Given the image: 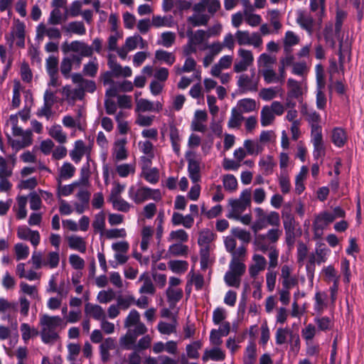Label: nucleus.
Listing matches in <instances>:
<instances>
[{
	"label": "nucleus",
	"instance_id": "48",
	"mask_svg": "<svg viewBox=\"0 0 364 364\" xmlns=\"http://www.w3.org/2000/svg\"><path fill=\"white\" fill-rule=\"evenodd\" d=\"M169 136L173 151L179 155L181 149V137L178 129L173 125L170 126Z\"/></svg>",
	"mask_w": 364,
	"mask_h": 364
},
{
	"label": "nucleus",
	"instance_id": "27",
	"mask_svg": "<svg viewBox=\"0 0 364 364\" xmlns=\"http://www.w3.org/2000/svg\"><path fill=\"white\" fill-rule=\"evenodd\" d=\"M215 240V234L208 229L202 230L199 232L198 244L200 249H214L213 241Z\"/></svg>",
	"mask_w": 364,
	"mask_h": 364
},
{
	"label": "nucleus",
	"instance_id": "1",
	"mask_svg": "<svg viewBox=\"0 0 364 364\" xmlns=\"http://www.w3.org/2000/svg\"><path fill=\"white\" fill-rule=\"evenodd\" d=\"M18 115L12 114L6 122L11 127L12 136H8V141L11 146L16 151L29 146L33 143V134L30 129L23 130L18 126Z\"/></svg>",
	"mask_w": 364,
	"mask_h": 364
},
{
	"label": "nucleus",
	"instance_id": "62",
	"mask_svg": "<svg viewBox=\"0 0 364 364\" xmlns=\"http://www.w3.org/2000/svg\"><path fill=\"white\" fill-rule=\"evenodd\" d=\"M75 172V166L69 162H65L59 169V176L61 179L67 180L72 178Z\"/></svg>",
	"mask_w": 364,
	"mask_h": 364
},
{
	"label": "nucleus",
	"instance_id": "5",
	"mask_svg": "<svg viewBox=\"0 0 364 364\" xmlns=\"http://www.w3.org/2000/svg\"><path fill=\"white\" fill-rule=\"evenodd\" d=\"M124 327L127 328V336L131 341L147 331L145 325L140 321L139 313L135 309L130 311L126 317Z\"/></svg>",
	"mask_w": 364,
	"mask_h": 364
},
{
	"label": "nucleus",
	"instance_id": "61",
	"mask_svg": "<svg viewBox=\"0 0 364 364\" xmlns=\"http://www.w3.org/2000/svg\"><path fill=\"white\" fill-rule=\"evenodd\" d=\"M63 29L68 33H75L80 36L84 35L86 29L82 22L73 21L63 27Z\"/></svg>",
	"mask_w": 364,
	"mask_h": 364
},
{
	"label": "nucleus",
	"instance_id": "51",
	"mask_svg": "<svg viewBox=\"0 0 364 364\" xmlns=\"http://www.w3.org/2000/svg\"><path fill=\"white\" fill-rule=\"evenodd\" d=\"M254 249L256 251L266 252L269 249L268 240L264 234H257L253 240Z\"/></svg>",
	"mask_w": 364,
	"mask_h": 364
},
{
	"label": "nucleus",
	"instance_id": "44",
	"mask_svg": "<svg viewBox=\"0 0 364 364\" xmlns=\"http://www.w3.org/2000/svg\"><path fill=\"white\" fill-rule=\"evenodd\" d=\"M243 146L248 155H258L264 150V146L257 140L246 139Z\"/></svg>",
	"mask_w": 364,
	"mask_h": 364
},
{
	"label": "nucleus",
	"instance_id": "46",
	"mask_svg": "<svg viewBox=\"0 0 364 364\" xmlns=\"http://www.w3.org/2000/svg\"><path fill=\"white\" fill-rule=\"evenodd\" d=\"M68 246L73 250L82 253L86 251V242L81 237L71 235L68 237Z\"/></svg>",
	"mask_w": 364,
	"mask_h": 364
},
{
	"label": "nucleus",
	"instance_id": "2",
	"mask_svg": "<svg viewBox=\"0 0 364 364\" xmlns=\"http://www.w3.org/2000/svg\"><path fill=\"white\" fill-rule=\"evenodd\" d=\"M128 196L136 204H141L148 200L158 202L162 198V193L159 189L151 188L141 184L131 186L128 190Z\"/></svg>",
	"mask_w": 364,
	"mask_h": 364
},
{
	"label": "nucleus",
	"instance_id": "37",
	"mask_svg": "<svg viewBox=\"0 0 364 364\" xmlns=\"http://www.w3.org/2000/svg\"><path fill=\"white\" fill-rule=\"evenodd\" d=\"M141 176L144 178L148 183L156 184L159 182L160 175L157 168L143 167Z\"/></svg>",
	"mask_w": 364,
	"mask_h": 364
},
{
	"label": "nucleus",
	"instance_id": "23",
	"mask_svg": "<svg viewBox=\"0 0 364 364\" xmlns=\"http://www.w3.org/2000/svg\"><path fill=\"white\" fill-rule=\"evenodd\" d=\"M288 97L299 99L306 90V84L300 82L294 79L289 78L287 80Z\"/></svg>",
	"mask_w": 364,
	"mask_h": 364
},
{
	"label": "nucleus",
	"instance_id": "6",
	"mask_svg": "<svg viewBox=\"0 0 364 364\" xmlns=\"http://www.w3.org/2000/svg\"><path fill=\"white\" fill-rule=\"evenodd\" d=\"M255 213L256 214V220L251 226V229L255 233L265 228L267 225L279 226L280 224L279 215L277 212L271 211L267 213L261 208H256Z\"/></svg>",
	"mask_w": 364,
	"mask_h": 364
},
{
	"label": "nucleus",
	"instance_id": "34",
	"mask_svg": "<svg viewBox=\"0 0 364 364\" xmlns=\"http://www.w3.org/2000/svg\"><path fill=\"white\" fill-rule=\"evenodd\" d=\"M284 94L283 90L279 87H271L263 88L259 91V96L264 101H270L277 97H282Z\"/></svg>",
	"mask_w": 364,
	"mask_h": 364
},
{
	"label": "nucleus",
	"instance_id": "7",
	"mask_svg": "<svg viewBox=\"0 0 364 364\" xmlns=\"http://www.w3.org/2000/svg\"><path fill=\"white\" fill-rule=\"evenodd\" d=\"M252 193L250 189L243 190L239 198L230 199L228 201L230 209L227 217L230 219L239 218L240 215L251 205Z\"/></svg>",
	"mask_w": 364,
	"mask_h": 364
},
{
	"label": "nucleus",
	"instance_id": "8",
	"mask_svg": "<svg viewBox=\"0 0 364 364\" xmlns=\"http://www.w3.org/2000/svg\"><path fill=\"white\" fill-rule=\"evenodd\" d=\"M246 270L244 263L230 262L229 269L224 276V281L228 287L238 289L241 284V277Z\"/></svg>",
	"mask_w": 364,
	"mask_h": 364
},
{
	"label": "nucleus",
	"instance_id": "45",
	"mask_svg": "<svg viewBox=\"0 0 364 364\" xmlns=\"http://www.w3.org/2000/svg\"><path fill=\"white\" fill-rule=\"evenodd\" d=\"M299 42L300 38L299 36L291 31H287L283 39L284 50L286 52H290L291 48L299 44Z\"/></svg>",
	"mask_w": 364,
	"mask_h": 364
},
{
	"label": "nucleus",
	"instance_id": "57",
	"mask_svg": "<svg viewBox=\"0 0 364 364\" xmlns=\"http://www.w3.org/2000/svg\"><path fill=\"white\" fill-rule=\"evenodd\" d=\"M88 182L87 178H82L81 181L74 182L69 185L60 186L58 188V194L59 196H68L72 194L76 187L80 186L81 183H87Z\"/></svg>",
	"mask_w": 364,
	"mask_h": 364
},
{
	"label": "nucleus",
	"instance_id": "13",
	"mask_svg": "<svg viewBox=\"0 0 364 364\" xmlns=\"http://www.w3.org/2000/svg\"><path fill=\"white\" fill-rule=\"evenodd\" d=\"M259 79L252 73L251 75L241 74L237 77V85L243 92H255L258 89Z\"/></svg>",
	"mask_w": 364,
	"mask_h": 364
},
{
	"label": "nucleus",
	"instance_id": "24",
	"mask_svg": "<svg viewBox=\"0 0 364 364\" xmlns=\"http://www.w3.org/2000/svg\"><path fill=\"white\" fill-rule=\"evenodd\" d=\"M208 114L204 110H196L191 122V129L196 132H205L206 125L205 122L207 121Z\"/></svg>",
	"mask_w": 364,
	"mask_h": 364
},
{
	"label": "nucleus",
	"instance_id": "30",
	"mask_svg": "<svg viewBox=\"0 0 364 364\" xmlns=\"http://www.w3.org/2000/svg\"><path fill=\"white\" fill-rule=\"evenodd\" d=\"M12 37L16 39V44L20 48L25 46V25L18 21L11 31Z\"/></svg>",
	"mask_w": 364,
	"mask_h": 364
},
{
	"label": "nucleus",
	"instance_id": "28",
	"mask_svg": "<svg viewBox=\"0 0 364 364\" xmlns=\"http://www.w3.org/2000/svg\"><path fill=\"white\" fill-rule=\"evenodd\" d=\"M140 248L146 252L153 242L154 229L151 226H144L141 230Z\"/></svg>",
	"mask_w": 364,
	"mask_h": 364
},
{
	"label": "nucleus",
	"instance_id": "38",
	"mask_svg": "<svg viewBox=\"0 0 364 364\" xmlns=\"http://www.w3.org/2000/svg\"><path fill=\"white\" fill-rule=\"evenodd\" d=\"M331 141L337 147H342L347 141V134L346 131L340 127H336L331 132Z\"/></svg>",
	"mask_w": 364,
	"mask_h": 364
},
{
	"label": "nucleus",
	"instance_id": "26",
	"mask_svg": "<svg viewBox=\"0 0 364 364\" xmlns=\"http://www.w3.org/2000/svg\"><path fill=\"white\" fill-rule=\"evenodd\" d=\"M267 265L266 259L259 254L252 256V264L249 267V273L252 277H255L260 272L264 270Z\"/></svg>",
	"mask_w": 364,
	"mask_h": 364
},
{
	"label": "nucleus",
	"instance_id": "43",
	"mask_svg": "<svg viewBox=\"0 0 364 364\" xmlns=\"http://www.w3.org/2000/svg\"><path fill=\"white\" fill-rule=\"evenodd\" d=\"M321 274L324 277V280L328 282H333V284H339L340 275L338 272L332 265L324 267L321 270Z\"/></svg>",
	"mask_w": 364,
	"mask_h": 364
},
{
	"label": "nucleus",
	"instance_id": "19",
	"mask_svg": "<svg viewBox=\"0 0 364 364\" xmlns=\"http://www.w3.org/2000/svg\"><path fill=\"white\" fill-rule=\"evenodd\" d=\"M17 236L21 240H29L36 247L40 243V234L37 230H32L26 226H20L17 229Z\"/></svg>",
	"mask_w": 364,
	"mask_h": 364
},
{
	"label": "nucleus",
	"instance_id": "20",
	"mask_svg": "<svg viewBox=\"0 0 364 364\" xmlns=\"http://www.w3.org/2000/svg\"><path fill=\"white\" fill-rule=\"evenodd\" d=\"M50 39H60L61 33L58 28L55 27H47L45 24L41 23L36 28V38L42 41L45 36Z\"/></svg>",
	"mask_w": 364,
	"mask_h": 364
},
{
	"label": "nucleus",
	"instance_id": "60",
	"mask_svg": "<svg viewBox=\"0 0 364 364\" xmlns=\"http://www.w3.org/2000/svg\"><path fill=\"white\" fill-rule=\"evenodd\" d=\"M166 296L171 307H173L182 298L183 290L181 288H168Z\"/></svg>",
	"mask_w": 364,
	"mask_h": 364
},
{
	"label": "nucleus",
	"instance_id": "53",
	"mask_svg": "<svg viewBox=\"0 0 364 364\" xmlns=\"http://www.w3.org/2000/svg\"><path fill=\"white\" fill-rule=\"evenodd\" d=\"M101 355L103 360L106 361L110 356L117 353L115 343H102L100 346Z\"/></svg>",
	"mask_w": 364,
	"mask_h": 364
},
{
	"label": "nucleus",
	"instance_id": "36",
	"mask_svg": "<svg viewBox=\"0 0 364 364\" xmlns=\"http://www.w3.org/2000/svg\"><path fill=\"white\" fill-rule=\"evenodd\" d=\"M48 134L59 144H65L68 140L67 134L59 124H53L48 129Z\"/></svg>",
	"mask_w": 364,
	"mask_h": 364
},
{
	"label": "nucleus",
	"instance_id": "3",
	"mask_svg": "<svg viewBox=\"0 0 364 364\" xmlns=\"http://www.w3.org/2000/svg\"><path fill=\"white\" fill-rule=\"evenodd\" d=\"M39 323L43 336L49 339H57L58 338V329L63 328L66 326L60 316H52L47 314L41 316Z\"/></svg>",
	"mask_w": 364,
	"mask_h": 364
},
{
	"label": "nucleus",
	"instance_id": "10",
	"mask_svg": "<svg viewBox=\"0 0 364 364\" xmlns=\"http://www.w3.org/2000/svg\"><path fill=\"white\" fill-rule=\"evenodd\" d=\"M237 57L235 60L233 70L236 73L246 71L254 63V55L251 50L244 48L237 50Z\"/></svg>",
	"mask_w": 364,
	"mask_h": 364
},
{
	"label": "nucleus",
	"instance_id": "21",
	"mask_svg": "<svg viewBox=\"0 0 364 364\" xmlns=\"http://www.w3.org/2000/svg\"><path fill=\"white\" fill-rule=\"evenodd\" d=\"M296 16V21L299 26L306 31L309 36L313 33L314 28V19L313 18L304 11H297Z\"/></svg>",
	"mask_w": 364,
	"mask_h": 364
},
{
	"label": "nucleus",
	"instance_id": "63",
	"mask_svg": "<svg viewBox=\"0 0 364 364\" xmlns=\"http://www.w3.org/2000/svg\"><path fill=\"white\" fill-rule=\"evenodd\" d=\"M188 240V233L183 229L173 230L169 233L168 241L178 242L179 243L186 242Z\"/></svg>",
	"mask_w": 364,
	"mask_h": 364
},
{
	"label": "nucleus",
	"instance_id": "64",
	"mask_svg": "<svg viewBox=\"0 0 364 364\" xmlns=\"http://www.w3.org/2000/svg\"><path fill=\"white\" fill-rule=\"evenodd\" d=\"M170 269L177 274L184 273L188 267V263L184 260H171L168 262Z\"/></svg>",
	"mask_w": 364,
	"mask_h": 364
},
{
	"label": "nucleus",
	"instance_id": "40",
	"mask_svg": "<svg viewBox=\"0 0 364 364\" xmlns=\"http://www.w3.org/2000/svg\"><path fill=\"white\" fill-rule=\"evenodd\" d=\"M194 14L188 18V22L193 26H200L207 24L210 17L205 11H193Z\"/></svg>",
	"mask_w": 364,
	"mask_h": 364
},
{
	"label": "nucleus",
	"instance_id": "49",
	"mask_svg": "<svg viewBox=\"0 0 364 364\" xmlns=\"http://www.w3.org/2000/svg\"><path fill=\"white\" fill-rule=\"evenodd\" d=\"M138 45H139L140 48H144L146 43L139 35L136 34L127 38L124 46L128 50L132 51L137 48Z\"/></svg>",
	"mask_w": 364,
	"mask_h": 364
},
{
	"label": "nucleus",
	"instance_id": "33",
	"mask_svg": "<svg viewBox=\"0 0 364 364\" xmlns=\"http://www.w3.org/2000/svg\"><path fill=\"white\" fill-rule=\"evenodd\" d=\"M276 165V161L271 155L263 156L259 161V166L265 175L272 174Z\"/></svg>",
	"mask_w": 364,
	"mask_h": 364
},
{
	"label": "nucleus",
	"instance_id": "56",
	"mask_svg": "<svg viewBox=\"0 0 364 364\" xmlns=\"http://www.w3.org/2000/svg\"><path fill=\"white\" fill-rule=\"evenodd\" d=\"M139 281L143 282V284L139 289L141 294H153L155 292V288L147 274H143L140 276Z\"/></svg>",
	"mask_w": 364,
	"mask_h": 364
},
{
	"label": "nucleus",
	"instance_id": "18",
	"mask_svg": "<svg viewBox=\"0 0 364 364\" xmlns=\"http://www.w3.org/2000/svg\"><path fill=\"white\" fill-rule=\"evenodd\" d=\"M127 141L126 138L116 139L112 149L113 159L116 161L126 160L128 157V150L126 147Z\"/></svg>",
	"mask_w": 364,
	"mask_h": 364
},
{
	"label": "nucleus",
	"instance_id": "11",
	"mask_svg": "<svg viewBox=\"0 0 364 364\" xmlns=\"http://www.w3.org/2000/svg\"><path fill=\"white\" fill-rule=\"evenodd\" d=\"M237 43L240 46H252L254 48H259L263 41L259 33L248 31L237 30L235 33Z\"/></svg>",
	"mask_w": 364,
	"mask_h": 364
},
{
	"label": "nucleus",
	"instance_id": "31",
	"mask_svg": "<svg viewBox=\"0 0 364 364\" xmlns=\"http://www.w3.org/2000/svg\"><path fill=\"white\" fill-rule=\"evenodd\" d=\"M213 249H200V263L202 270H206L212 266L215 260Z\"/></svg>",
	"mask_w": 364,
	"mask_h": 364
},
{
	"label": "nucleus",
	"instance_id": "22",
	"mask_svg": "<svg viewBox=\"0 0 364 364\" xmlns=\"http://www.w3.org/2000/svg\"><path fill=\"white\" fill-rule=\"evenodd\" d=\"M72 81L77 85V87L82 92V95L85 96V92H94L96 90V85L94 81L84 79L80 74L74 73L71 76Z\"/></svg>",
	"mask_w": 364,
	"mask_h": 364
},
{
	"label": "nucleus",
	"instance_id": "9",
	"mask_svg": "<svg viewBox=\"0 0 364 364\" xmlns=\"http://www.w3.org/2000/svg\"><path fill=\"white\" fill-rule=\"evenodd\" d=\"M62 50L65 53L68 52L77 53V55H73L72 60L77 61L78 63H80L82 58L91 56L92 54V48L80 41H74L70 43H64L62 46Z\"/></svg>",
	"mask_w": 364,
	"mask_h": 364
},
{
	"label": "nucleus",
	"instance_id": "54",
	"mask_svg": "<svg viewBox=\"0 0 364 364\" xmlns=\"http://www.w3.org/2000/svg\"><path fill=\"white\" fill-rule=\"evenodd\" d=\"M151 25L156 28L172 27L173 25V17L171 16H153L151 18Z\"/></svg>",
	"mask_w": 364,
	"mask_h": 364
},
{
	"label": "nucleus",
	"instance_id": "29",
	"mask_svg": "<svg viewBox=\"0 0 364 364\" xmlns=\"http://www.w3.org/2000/svg\"><path fill=\"white\" fill-rule=\"evenodd\" d=\"M86 315L97 321H102L106 318L105 311L102 306L97 304L87 303L85 306Z\"/></svg>",
	"mask_w": 364,
	"mask_h": 364
},
{
	"label": "nucleus",
	"instance_id": "58",
	"mask_svg": "<svg viewBox=\"0 0 364 364\" xmlns=\"http://www.w3.org/2000/svg\"><path fill=\"white\" fill-rule=\"evenodd\" d=\"M282 219L286 234L292 233L295 229L294 217L290 211H284Z\"/></svg>",
	"mask_w": 364,
	"mask_h": 364
},
{
	"label": "nucleus",
	"instance_id": "55",
	"mask_svg": "<svg viewBox=\"0 0 364 364\" xmlns=\"http://www.w3.org/2000/svg\"><path fill=\"white\" fill-rule=\"evenodd\" d=\"M135 164H120L115 166V172L122 178L135 173Z\"/></svg>",
	"mask_w": 364,
	"mask_h": 364
},
{
	"label": "nucleus",
	"instance_id": "32",
	"mask_svg": "<svg viewBox=\"0 0 364 364\" xmlns=\"http://www.w3.org/2000/svg\"><path fill=\"white\" fill-rule=\"evenodd\" d=\"M62 94L65 97V100L70 102L76 100H82L84 98L82 92L79 87L72 88L70 85H65L62 89Z\"/></svg>",
	"mask_w": 364,
	"mask_h": 364
},
{
	"label": "nucleus",
	"instance_id": "25",
	"mask_svg": "<svg viewBox=\"0 0 364 364\" xmlns=\"http://www.w3.org/2000/svg\"><path fill=\"white\" fill-rule=\"evenodd\" d=\"M220 8V2L218 0H200L193 6V11H205L208 10L210 14H213Z\"/></svg>",
	"mask_w": 364,
	"mask_h": 364
},
{
	"label": "nucleus",
	"instance_id": "39",
	"mask_svg": "<svg viewBox=\"0 0 364 364\" xmlns=\"http://www.w3.org/2000/svg\"><path fill=\"white\" fill-rule=\"evenodd\" d=\"M86 151L85 143L82 140H77L75 142L74 149L70 151V156L76 164H78Z\"/></svg>",
	"mask_w": 364,
	"mask_h": 364
},
{
	"label": "nucleus",
	"instance_id": "17",
	"mask_svg": "<svg viewBox=\"0 0 364 364\" xmlns=\"http://www.w3.org/2000/svg\"><path fill=\"white\" fill-rule=\"evenodd\" d=\"M331 218L327 216L324 211L318 214L313 222V230L316 238H321L323 230L331 224Z\"/></svg>",
	"mask_w": 364,
	"mask_h": 364
},
{
	"label": "nucleus",
	"instance_id": "41",
	"mask_svg": "<svg viewBox=\"0 0 364 364\" xmlns=\"http://www.w3.org/2000/svg\"><path fill=\"white\" fill-rule=\"evenodd\" d=\"M257 102L254 99L244 98L237 102V109L242 113H249L257 109Z\"/></svg>",
	"mask_w": 364,
	"mask_h": 364
},
{
	"label": "nucleus",
	"instance_id": "42",
	"mask_svg": "<svg viewBox=\"0 0 364 364\" xmlns=\"http://www.w3.org/2000/svg\"><path fill=\"white\" fill-rule=\"evenodd\" d=\"M230 331V324L229 322H223L220 324L218 329H213L210 332V341H215L221 338L227 336Z\"/></svg>",
	"mask_w": 364,
	"mask_h": 364
},
{
	"label": "nucleus",
	"instance_id": "16",
	"mask_svg": "<svg viewBox=\"0 0 364 364\" xmlns=\"http://www.w3.org/2000/svg\"><path fill=\"white\" fill-rule=\"evenodd\" d=\"M163 109V104L159 101L151 102L147 99H136L135 111L139 113L146 112H159Z\"/></svg>",
	"mask_w": 364,
	"mask_h": 364
},
{
	"label": "nucleus",
	"instance_id": "35",
	"mask_svg": "<svg viewBox=\"0 0 364 364\" xmlns=\"http://www.w3.org/2000/svg\"><path fill=\"white\" fill-rule=\"evenodd\" d=\"M225 358V353L218 346L213 347L205 350L203 355V360H212L215 361L223 360Z\"/></svg>",
	"mask_w": 364,
	"mask_h": 364
},
{
	"label": "nucleus",
	"instance_id": "52",
	"mask_svg": "<svg viewBox=\"0 0 364 364\" xmlns=\"http://www.w3.org/2000/svg\"><path fill=\"white\" fill-rule=\"evenodd\" d=\"M244 119L245 118L242 116V113L236 108H232L228 126L230 129L239 128Z\"/></svg>",
	"mask_w": 364,
	"mask_h": 364
},
{
	"label": "nucleus",
	"instance_id": "4",
	"mask_svg": "<svg viewBox=\"0 0 364 364\" xmlns=\"http://www.w3.org/2000/svg\"><path fill=\"white\" fill-rule=\"evenodd\" d=\"M187 36L188 42L183 48V53L189 55L196 52L197 49L205 50L208 48L207 40L210 34L203 30H198L196 32L188 31Z\"/></svg>",
	"mask_w": 364,
	"mask_h": 364
},
{
	"label": "nucleus",
	"instance_id": "47",
	"mask_svg": "<svg viewBox=\"0 0 364 364\" xmlns=\"http://www.w3.org/2000/svg\"><path fill=\"white\" fill-rule=\"evenodd\" d=\"M326 298L327 295L325 292L317 291L315 294L314 309L317 314H322L327 307Z\"/></svg>",
	"mask_w": 364,
	"mask_h": 364
},
{
	"label": "nucleus",
	"instance_id": "15",
	"mask_svg": "<svg viewBox=\"0 0 364 364\" xmlns=\"http://www.w3.org/2000/svg\"><path fill=\"white\" fill-rule=\"evenodd\" d=\"M311 142L313 145V156L315 159L322 158L326 154V145L322 135V131L315 130L311 133Z\"/></svg>",
	"mask_w": 364,
	"mask_h": 364
},
{
	"label": "nucleus",
	"instance_id": "59",
	"mask_svg": "<svg viewBox=\"0 0 364 364\" xmlns=\"http://www.w3.org/2000/svg\"><path fill=\"white\" fill-rule=\"evenodd\" d=\"M156 60L161 61L168 65H172L175 60V55L172 53L164 50H158L155 53Z\"/></svg>",
	"mask_w": 364,
	"mask_h": 364
},
{
	"label": "nucleus",
	"instance_id": "50",
	"mask_svg": "<svg viewBox=\"0 0 364 364\" xmlns=\"http://www.w3.org/2000/svg\"><path fill=\"white\" fill-rule=\"evenodd\" d=\"M275 115L269 107V105L264 106L260 112V123L262 127H267L273 124Z\"/></svg>",
	"mask_w": 364,
	"mask_h": 364
},
{
	"label": "nucleus",
	"instance_id": "12",
	"mask_svg": "<svg viewBox=\"0 0 364 364\" xmlns=\"http://www.w3.org/2000/svg\"><path fill=\"white\" fill-rule=\"evenodd\" d=\"M186 158L188 161V176L193 183H198L201 179V159L193 151H187Z\"/></svg>",
	"mask_w": 364,
	"mask_h": 364
},
{
	"label": "nucleus",
	"instance_id": "14",
	"mask_svg": "<svg viewBox=\"0 0 364 364\" xmlns=\"http://www.w3.org/2000/svg\"><path fill=\"white\" fill-rule=\"evenodd\" d=\"M300 112L310 124L311 128V133H313L316 129L322 131L321 127L319 125L321 122V117L319 114L316 112V110L309 107L306 104H302L301 105Z\"/></svg>",
	"mask_w": 364,
	"mask_h": 364
}]
</instances>
